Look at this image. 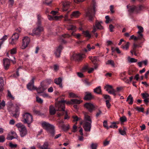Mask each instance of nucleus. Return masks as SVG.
I'll list each match as a JSON object with an SVG mask.
<instances>
[{"instance_id":"obj_63","label":"nucleus","mask_w":149,"mask_h":149,"mask_svg":"<svg viewBox=\"0 0 149 149\" xmlns=\"http://www.w3.org/2000/svg\"><path fill=\"white\" fill-rule=\"evenodd\" d=\"M110 31L111 32H113V29L114 27L112 24H110L109 26Z\"/></svg>"},{"instance_id":"obj_9","label":"nucleus","mask_w":149,"mask_h":149,"mask_svg":"<svg viewBox=\"0 0 149 149\" xmlns=\"http://www.w3.org/2000/svg\"><path fill=\"white\" fill-rule=\"evenodd\" d=\"M143 7L141 6H130L128 10V11L130 13H132L134 11L136 12H138L139 10H141Z\"/></svg>"},{"instance_id":"obj_58","label":"nucleus","mask_w":149,"mask_h":149,"mask_svg":"<svg viewBox=\"0 0 149 149\" xmlns=\"http://www.w3.org/2000/svg\"><path fill=\"white\" fill-rule=\"evenodd\" d=\"M106 105L107 107L108 108H109L111 106V104L109 103V100H107L106 101Z\"/></svg>"},{"instance_id":"obj_28","label":"nucleus","mask_w":149,"mask_h":149,"mask_svg":"<svg viewBox=\"0 0 149 149\" xmlns=\"http://www.w3.org/2000/svg\"><path fill=\"white\" fill-rule=\"evenodd\" d=\"M94 92L97 94H100L101 93V87L99 86L94 89Z\"/></svg>"},{"instance_id":"obj_6","label":"nucleus","mask_w":149,"mask_h":149,"mask_svg":"<svg viewBox=\"0 0 149 149\" xmlns=\"http://www.w3.org/2000/svg\"><path fill=\"white\" fill-rule=\"evenodd\" d=\"M37 25V27L33 29L32 33L31 34L32 36L36 35L39 36L40 35L41 33L44 30V28L41 25Z\"/></svg>"},{"instance_id":"obj_42","label":"nucleus","mask_w":149,"mask_h":149,"mask_svg":"<svg viewBox=\"0 0 149 149\" xmlns=\"http://www.w3.org/2000/svg\"><path fill=\"white\" fill-rule=\"evenodd\" d=\"M84 83L85 85L87 86H89L92 84L91 82H89L86 79L84 81Z\"/></svg>"},{"instance_id":"obj_27","label":"nucleus","mask_w":149,"mask_h":149,"mask_svg":"<svg viewBox=\"0 0 149 149\" xmlns=\"http://www.w3.org/2000/svg\"><path fill=\"white\" fill-rule=\"evenodd\" d=\"M107 65H110L113 67H115V64L113 61L112 60H108L106 63Z\"/></svg>"},{"instance_id":"obj_37","label":"nucleus","mask_w":149,"mask_h":149,"mask_svg":"<svg viewBox=\"0 0 149 149\" xmlns=\"http://www.w3.org/2000/svg\"><path fill=\"white\" fill-rule=\"evenodd\" d=\"M104 88L106 89V90L108 92L113 88L112 86L109 85H106L105 86Z\"/></svg>"},{"instance_id":"obj_61","label":"nucleus","mask_w":149,"mask_h":149,"mask_svg":"<svg viewBox=\"0 0 149 149\" xmlns=\"http://www.w3.org/2000/svg\"><path fill=\"white\" fill-rule=\"evenodd\" d=\"M52 2V0H45V2H44V3L46 4L47 6H49Z\"/></svg>"},{"instance_id":"obj_53","label":"nucleus","mask_w":149,"mask_h":149,"mask_svg":"<svg viewBox=\"0 0 149 149\" xmlns=\"http://www.w3.org/2000/svg\"><path fill=\"white\" fill-rule=\"evenodd\" d=\"M17 41V40L11 38V41L10 42V43L13 45H15L16 44Z\"/></svg>"},{"instance_id":"obj_21","label":"nucleus","mask_w":149,"mask_h":149,"mask_svg":"<svg viewBox=\"0 0 149 149\" xmlns=\"http://www.w3.org/2000/svg\"><path fill=\"white\" fill-rule=\"evenodd\" d=\"M70 3L68 2H65L63 3L62 10L63 11H66L69 7Z\"/></svg>"},{"instance_id":"obj_56","label":"nucleus","mask_w":149,"mask_h":149,"mask_svg":"<svg viewBox=\"0 0 149 149\" xmlns=\"http://www.w3.org/2000/svg\"><path fill=\"white\" fill-rule=\"evenodd\" d=\"M119 131L120 133L122 135H124L126 134V132L125 130H122L121 129H120L119 130Z\"/></svg>"},{"instance_id":"obj_34","label":"nucleus","mask_w":149,"mask_h":149,"mask_svg":"<svg viewBox=\"0 0 149 149\" xmlns=\"http://www.w3.org/2000/svg\"><path fill=\"white\" fill-rule=\"evenodd\" d=\"M38 21L37 24L41 25V15L39 14L37 15Z\"/></svg>"},{"instance_id":"obj_43","label":"nucleus","mask_w":149,"mask_h":149,"mask_svg":"<svg viewBox=\"0 0 149 149\" xmlns=\"http://www.w3.org/2000/svg\"><path fill=\"white\" fill-rule=\"evenodd\" d=\"M19 37L18 34L17 33H15L12 36V38L17 40Z\"/></svg>"},{"instance_id":"obj_62","label":"nucleus","mask_w":149,"mask_h":149,"mask_svg":"<svg viewBox=\"0 0 149 149\" xmlns=\"http://www.w3.org/2000/svg\"><path fill=\"white\" fill-rule=\"evenodd\" d=\"M138 35L137 36L139 40L143 38V34L142 33H138Z\"/></svg>"},{"instance_id":"obj_24","label":"nucleus","mask_w":149,"mask_h":149,"mask_svg":"<svg viewBox=\"0 0 149 149\" xmlns=\"http://www.w3.org/2000/svg\"><path fill=\"white\" fill-rule=\"evenodd\" d=\"M49 112L50 114L52 115H53L55 113L56 110L54 107L52 105L49 107Z\"/></svg>"},{"instance_id":"obj_33","label":"nucleus","mask_w":149,"mask_h":149,"mask_svg":"<svg viewBox=\"0 0 149 149\" xmlns=\"http://www.w3.org/2000/svg\"><path fill=\"white\" fill-rule=\"evenodd\" d=\"M33 112L36 115H38L40 116H42L44 115V113H41L40 111L36 109L33 110Z\"/></svg>"},{"instance_id":"obj_20","label":"nucleus","mask_w":149,"mask_h":149,"mask_svg":"<svg viewBox=\"0 0 149 149\" xmlns=\"http://www.w3.org/2000/svg\"><path fill=\"white\" fill-rule=\"evenodd\" d=\"M102 23V21L99 22L97 20H96L94 25L97 29H103V27L101 25V24Z\"/></svg>"},{"instance_id":"obj_44","label":"nucleus","mask_w":149,"mask_h":149,"mask_svg":"<svg viewBox=\"0 0 149 149\" xmlns=\"http://www.w3.org/2000/svg\"><path fill=\"white\" fill-rule=\"evenodd\" d=\"M97 143H92L91 145V149H97Z\"/></svg>"},{"instance_id":"obj_19","label":"nucleus","mask_w":149,"mask_h":149,"mask_svg":"<svg viewBox=\"0 0 149 149\" xmlns=\"http://www.w3.org/2000/svg\"><path fill=\"white\" fill-rule=\"evenodd\" d=\"M83 113L84 117V121H87L88 122H91L92 123V120L90 116L88 115V113L84 112Z\"/></svg>"},{"instance_id":"obj_10","label":"nucleus","mask_w":149,"mask_h":149,"mask_svg":"<svg viewBox=\"0 0 149 149\" xmlns=\"http://www.w3.org/2000/svg\"><path fill=\"white\" fill-rule=\"evenodd\" d=\"M84 106L90 112L93 111L95 107L93 104L89 102L85 103Z\"/></svg>"},{"instance_id":"obj_41","label":"nucleus","mask_w":149,"mask_h":149,"mask_svg":"<svg viewBox=\"0 0 149 149\" xmlns=\"http://www.w3.org/2000/svg\"><path fill=\"white\" fill-rule=\"evenodd\" d=\"M87 48L88 49V51H90L91 49H95V47L93 46H91L90 44L87 45Z\"/></svg>"},{"instance_id":"obj_35","label":"nucleus","mask_w":149,"mask_h":149,"mask_svg":"<svg viewBox=\"0 0 149 149\" xmlns=\"http://www.w3.org/2000/svg\"><path fill=\"white\" fill-rule=\"evenodd\" d=\"M130 45V43L129 42H127L126 44L124 45H122L121 46L122 47L123 49L125 50H127L129 48V45Z\"/></svg>"},{"instance_id":"obj_3","label":"nucleus","mask_w":149,"mask_h":149,"mask_svg":"<svg viewBox=\"0 0 149 149\" xmlns=\"http://www.w3.org/2000/svg\"><path fill=\"white\" fill-rule=\"evenodd\" d=\"M95 7L94 6L88 8L86 12V16L90 22H93L95 17Z\"/></svg>"},{"instance_id":"obj_52","label":"nucleus","mask_w":149,"mask_h":149,"mask_svg":"<svg viewBox=\"0 0 149 149\" xmlns=\"http://www.w3.org/2000/svg\"><path fill=\"white\" fill-rule=\"evenodd\" d=\"M36 101L39 103L42 104L43 103V101L40 98L38 97H36Z\"/></svg>"},{"instance_id":"obj_18","label":"nucleus","mask_w":149,"mask_h":149,"mask_svg":"<svg viewBox=\"0 0 149 149\" xmlns=\"http://www.w3.org/2000/svg\"><path fill=\"white\" fill-rule=\"evenodd\" d=\"M10 105L11 107H16V108L15 110V113L13 115V116L15 117V118H17L19 117V107L17 105H15V106H14V105L12 104H10Z\"/></svg>"},{"instance_id":"obj_16","label":"nucleus","mask_w":149,"mask_h":149,"mask_svg":"<svg viewBox=\"0 0 149 149\" xmlns=\"http://www.w3.org/2000/svg\"><path fill=\"white\" fill-rule=\"evenodd\" d=\"M63 48L62 45H61L56 49L54 54L56 57H59L60 56L61 50L63 49Z\"/></svg>"},{"instance_id":"obj_30","label":"nucleus","mask_w":149,"mask_h":149,"mask_svg":"<svg viewBox=\"0 0 149 149\" xmlns=\"http://www.w3.org/2000/svg\"><path fill=\"white\" fill-rule=\"evenodd\" d=\"M120 120L121 123V124L122 125L124 123L127 121V119L125 116H123L120 118Z\"/></svg>"},{"instance_id":"obj_22","label":"nucleus","mask_w":149,"mask_h":149,"mask_svg":"<svg viewBox=\"0 0 149 149\" xmlns=\"http://www.w3.org/2000/svg\"><path fill=\"white\" fill-rule=\"evenodd\" d=\"M62 81V79L61 77H59L58 79H55L54 80V83L57 85H59V86L61 88L62 87L61 84Z\"/></svg>"},{"instance_id":"obj_36","label":"nucleus","mask_w":149,"mask_h":149,"mask_svg":"<svg viewBox=\"0 0 149 149\" xmlns=\"http://www.w3.org/2000/svg\"><path fill=\"white\" fill-rule=\"evenodd\" d=\"M83 33L86 37H87L88 38H91V35L90 34L88 31H84L83 32Z\"/></svg>"},{"instance_id":"obj_7","label":"nucleus","mask_w":149,"mask_h":149,"mask_svg":"<svg viewBox=\"0 0 149 149\" xmlns=\"http://www.w3.org/2000/svg\"><path fill=\"white\" fill-rule=\"evenodd\" d=\"M85 57V55L84 54H74L71 56V59L72 60L80 61L82 60Z\"/></svg>"},{"instance_id":"obj_23","label":"nucleus","mask_w":149,"mask_h":149,"mask_svg":"<svg viewBox=\"0 0 149 149\" xmlns=\"http://www.w3.org/2000/svg\"><path fill=\"white\" fill-rule=\"evenodd\" d=\"M49 146V143L47 141L45 142L42 146H39V148L40 149H47Z\"/></svg>"},{"instance_id":"obj_29","label":"nucleus","mask_w":149,"mask_h":149,"mask_svg":"<svg viewBox=\"0 0 149 149\" xmlns=\"http://www.w3.org/2000/svg\"><path fill=\"white\" fill-rule=\"evenodd\" d=\"M69 96L70 97V98H77L78 97V96L76 94L72 92H70L68 93Z\"/></svg>"},{"instance_id":"obj_31","label":"nucleus","mask_w":149,"mask_h":149,"mask_svg":"<svg viewBox=\"0 0 149 149\" xmlns=\"http://www.w3.org/2000/svg\"><path fill=\"white\" fill-rule=\"evenodd\" d=\"M61 127L64 131H65L68 130L69 129L70 126L69 125L66 126L64 124H63L61 126Z\"/></svg>"},{"instance_id":"obj_12","label":"nucleus","mask_w":149,"mask_h":149,"mask_svg":"<svg viewBox=\"0 0 149 149\" xmlns=\"http://www.w3.org/2000/svg\"><path fill=\"white\" fill-rule=\"evenodd\" d=\"M34 78H33L30 82L27 85V88L29 90H36V87L34 85Z\"/></svg>"},{"instance_id":"obj_4","label":"nucleus","mask_w":149,"mask_h":149,"mask_svg":"<svg viewBox=\"0 0 149 149\" xmlns=\"http://www.w3.org/2000/svg\"><path fill=\"white\" fill-rule=\"evenodd\" d=\"M22 121L24 123H27L28 124V126L30 127V124L33 121V117L29 113H25L22 115Z\"/></svg>"},{"instance_id":"obj_57","label":"nucleus","mask_w":149,"mask_h":149,"mask_svg":"<svg viewBox=\"0 0 149 149\" xmlns=\"http://www.w3.org/2000/svg\"><path fill=\"white\" fill-rule=\"evenodd\" d=\"M5 140L4 136L3 135L0 136V142H3Z\"/></svg>"},{"instance_id":"obj_64","label":"nucleus","mask_w":149,"mask_h":149,"mask_svg":"<svg viewBox=\"0 0 149 149\" xmlns=\"http://www.w3.org/2000/svg\"><path fill=\"white\" fill-rule=\"evenodd\" d=\"M105 19H106L105 22L107 24L109 22V19H110V18H109V16L108 15L106 16H105Z\"/></svg>"},{"instance_id":"obj_15","label":"nucleus","mask_w":149,"mask_h":149,"mask_svg":"<svg viewBox=\"0 0 149 149\" xmlns=\"http://www.w3.org/2000/svg\"><path fill=\"white\" fill-rule=\"evenodd\" d=\"M42 83L43 82H41L39 87L36 88V90L38 93H42L47 89V88L42 84Z\"/></svg>"},{"instance_id":"obj_8","label":"nucleus","mask_w":149,"mask_h":149,"mask_svg":"<svg viewBox=\"0 0 149 149\" xmlns=\"http://www.w3.org/2000/svg\"><path fill=\"white\" fill-rule=\"evenodd\" d=\"M30 42V38L27 36L24 37L22 39V43L21 48L22 49H25L28 46Z\"/></svg>"},{"instance_id":"obj_11","label":"nucleus","mask_w":149,"mask_h":149,"mask_svg":"<svg viewBox=\"0 0 149 149\" xmlns=\"http://www.w3.org/2000/svg\"><path fill=\"white\" fill-rule=\"evenodd\" d=\"M91 122L87 121H84L83 125V127L85 131L89 132L90 131L91 127Z\"/></svg>"},{"instance_id":"obj_2","label":"nucleus","mask_w":149,"mask_h":149,"mask_svg":"<svg viewBox=\"0 0 149 149\" xmlns=\"http://www.w3.org/2000/svg\"><path fill=\"white\" fill-rule=\"evenodd\" d=\"M42 126L43 128L45 129L50 135L54 136L55 134L54 126L46 122H43L42 123Z\"/></svg>"},{"instance_id":"obj_47","label":"nucleus","mask_w":149,"mask_h":149,"mask_svg":"<svg viewBox=\"0 0 149 149\" xmlns=\"http://www.w3.org/2000/svg\"><path fill=\"white\" fill-rule=\"evenodd\" d=\"M141 95L143 98H148L149 97V94L147 93H142Z\"/></svg>"},{"instance_id":"obj_46","label":"nucleus","mask_w":149,"mask_h":149,"mask_svg":"<svg viewBox=\"0 0 149 149\" xmlns=\"http://www.w3.org/2000/svg\"><path fill=\"white\" fill-rule=\"evenodd\" d=\"M17 52V49L16 48H14L10 50V53L11 54L13 55L16 54Z\"/></svg>"},{"instance_id":"obj_40","label":"nucleus","mask_w":149,"mask_h":149,"mask_svg":"<svg viewBox=\"0 0 149 149\" xmlns=\"http://www.w3.org/2000/svg\"><path fill=\"white\" fill-rule=\"evenodd\" d=\"M99 60L97 57L94 56L93 57V59L92 60V62L94 64L96 63Z\"/></svg>"},{"instance_id":"obj_48","label":"nucleus","mask_w":149,"mask_h":149,"mask_svg":"<svg viewBox=\"0 0 149 149\" xmlns=\"http://www.w3.org/2000/svg\"><path fill=\"white\" fill-rule=\"evenodd\" d=\"M9 146L11 148L14 149L17 147V145L16 144H13L11 142H10L9 143Z\"/></svg>"},{"instance_id":"obj_39","label":"nucleus","mask_w":149,"mask_h":149,"mask_svg":"<svg viewBox=\"0 0 149 149\" xmlns=\"http://www.w3.org/2000/svg\"><path fill=\"white\" fill-rule=\"evenodd\" d=\"M141 47V46L139 45L136 44L135 43H134L133 46L132 47V49H133V51L135 52V50H136V49L137 48Z\"/></svg>"},{"instance_id":"obj_59","label":"nucleus","mask_w":149,"mask_h":149,"mask_svg":"<svg viewBox=\"0 0 149 149\" xmlns=\"http://www.w3.org/2000/svg\"><path fill=\"white\" fill-rule=\"evenodd\" d=\"M11 134L13 135V136H14L15 139H17V138L18 136L15 132L12 131L11 132Z\"/></svg>"},{"instance_id":"obj_1","label":"nucleus","mask_w":149,"mask_h":149,"mask_svg":"<svg viewBox=\"0 0 149 149\" xmlns=\"http://www.w3.org/2000/svg\"><path fill=\"white\" fill-rule=\"evenodd\" d=\"M65 100H61L56 103V108L59 111L57 113L58 117H60L65 114L67 111L65 110Z\"/></svg>"},{"instance_id":"obj_25","label":"nucleus","mask_w":149,"mask_h":149,"mask_svg":"<svg viewBox=\"0 0 149 149\" xmlns=\"http://www.w3.org/2000/svg\"><path fill=\"white\" fill-rule=\"evenodd\" d=\"M129 100H130V101L128 102V104H132L133 103V98L131 94L130 95L127 97L126 101L128 102Z\"/></svg>"},{"instance_id":"obj_17","label":"nucleus","mask_w":149,"mask_h":149,"mask_svg":"<svg viewBox=\"0 0 149 149\" xmlns=\"http://www.w3.org/2000/svg\"><path fill=\"white\" fill-rule=\"evenodd\" d=\"M93 98V96L91 93L89 92L85 93V96L84 98V100H91Z\"/></svg>"},{"instance_id":"obj_14","label":"nucleus","mask_w":149,"mask_h":149,"mask_svg":"<svg viewBox=\"0 0 149 149\" xmlns=\"http://www.w3.org/2000/svg\"><path fill=\"white\" fill-rule=\"evenodd\" d=\"M3 61L4 68L7 70L10 65V60L8 58H5L3 59Z\"/></svg>"},{"instance_id":"obj_49","label":"nucleus","mask_w":149,"mask_h":149,"mask_svg":"<svg viewBox=\"0 0 149 149\" xmlns=\"http://www.w3.org/2000/svg\"><path fill=\"white\" fill-rule=\"evenodd\" d=\"M116 123L115 122H113L112 123L111 125L109 126L110 128H117L118 126L116 125Z\"/></svg>"},{"instance_id":"obj_13","label":"nucleus","mask_w":149,"mask_h":149,"mask_svg":"<svg viewBox=\"0 0 149 149\" xmlns=\"http://www.w3.org/2000/svg\"><path fill=\"white\" fill-rule=\"evenodd\" d=\"M58 13V12L55 11H52L51 12V13L53 15L52 17L51 16H49V17H50V18H49V19L50 20L52 19L54 20H57L59 19L60 18H62L63 16H57L54 15H56Z\"/></svg>"},{"instance_id":"obj_51","label":"nucleus","mask_w":149,"mask_h":149,"mask_svg":"<svg viewBox=\"0 0 149 149\" xmlns=\"http://www.w3.org/2000/svg\"><path fill=\"white\" fill-rule=\"evenodd\" d=\"M8 96L12 100L14 99V97L11 95L10 92L9 91H8Z\"/></svg>"},{"instance_id":"obj_60","label":"nucleus","mask_w":149,"mask_h":149,"mask_svg":"<svg viewBox=\"0 0 149 149\" xmlns=\"http://www.w3.org/2000/svg\"><path fill=\"white\" fill-rule=\"evenodd\" d=\"M72 118L73 119V121H78L80 119V118L76 116H72Z\"/></svg>"},{"instance_id":"obj_26","label":"nucleus","mask_w":149,"mask_h":149,"mask_svg":"<svg viewBox=\"0 0 149 149\" xmlns=\"http://www.w3.org/2000/svg\"><path fill=\"white\" fill-rule=\"evenodd\" d=\"M67 28L69 30H72L74 31H75L76 27L74 25L69 24Z\"/></svg>"},{"instance_id":"obj_54","label":"nucleus","mask_w":149,"mask_h":149,"mask_svg":"<svg viewBox=\"0 0 149 149\" xmlns=\"http://www.w3.org/2000/svg\"><path fill=\"white\" fill-rule=\"evenodd\" d=\"M133 77L132 76L130 77V81L128 79H126V78H124L123 79V80L125 81V80H126V81H125V82H126L127 83H128L130 82H130H131L132 81V80L133 79Z\"/></svg>"},{"instance_id":"obj_38","label":"nucleus","mask_w":149,"mask_h":149,"mask_svg":"<svg viewBox=\"0 0 149 149\" xmlns=\"http://www.w3.org/2000/svg\"><path fill=\"white\" fill-rule=\"evenodd\" d=\"M72 104H79L82 101L77 99H72Z\"/></svg>"},{"instance_id":"obj_5","label":"nucleus","mask_w":149,"mask_h":149,"mask_svg":"<svg viewBox=\"0 0 149 149\" xmlns=\"http://www.w3.org/2000/svg\"><path fill=\"white\" fill-rule=\"evenodd\" d=\"M20 132V134L21 137H24L27 134V131L25 126L21 123H19L16 125Z\"/></svg>"},{"instance_id":"obj_45","label":"nucleus","mask_w":149,"mask_h":149,"mask_svg":"<svg viewBox=\"0 0 149 149\" xmlns=\"http://www.w3.org/2000/svg\"><path fill=\"white\" fill-rule=\"evenodd\" d=\"M137 27L139 29V31L137 32L138 33H142L143 31V28L140 26H138Z\"/></svg>"},{"instance_id":"obj_55","label":"nucleus","mask_w":149,"mask_h":149,"mask_svg":"<svg viewBox=\"0 0 149 149\" xmlns=\"http://www.w3.org/2000/svg\"><path fill=\"white\" fill-rule=\"evenodd\" d=\"M137 61V60L133 58H131L129 60V62L130 63L136 62Z\"/></svg>"},{"instance_id":"obj_50","label":"nucleus","mask_w":149,"mask_h":149,"mask_svg":"<svg viewBox=\"0 0 149 149\" xmlns=\"http://www.w3.org/2000/svg\"><path fill=\"white\" fill-rule=\"evenodd\" d=\"M135 109L137 110L141 111L142 112H143L144 109L143 107H136Z\"/></svg>"},{"instance_id":"obj_32","label":"nucleus","mask_w":149,"mask_h":149,"mask_svg":"<svg viewBox=\"0 0 149 149\" xmlns=\"http://www.w3.org/2000/svg\"><path fill=\"white\" fill-rule=\"evenodd\" d=\"M80 13V12L78 11H75L73 12L72 14V16H74L75 17H78Z\"/></svg>"}]
</instances>
